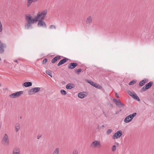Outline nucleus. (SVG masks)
<instances>
[{
	"label": "nucleus",
	"mask_w": 154,
	"mask_h": 154,
	"mask_svg": "<svg viewBox=\"0 0 154 154\" xmlns=\"http://www.w3.org/2000/svg\"><path fill=\"white\" fill-rule=\"evenodd\" d=\"M94 146V147H100L101 146L100 142L97 140H95L91 144L90 146L92 147Z\"/></svg>",
	"instance_id": "nucleus-12"
},
{
	"label": "nucleus",
	"mask_w": 154,
	"mask_h": 154,
	"mask_svg": "<svg viewBox=\"0 0 154 154\" xmlns=\"http://www.w3.org/2000/svg\"><path fill=\"white\" fill-rule=\"evenodd\" d=\"M59 148H57L54 151L53 154H59Z\"/></svg>",
	"instance_id": "nucleus-25"
},
{
	"label": "nucleus",
	"mask_w": 154,
	"mask_h": 154,
	"mask_svg": "<svg viewBox=\"0 0 154 154\" xmlns=\"http://www.w3.org/2000/svg\"><path fill=\"white\" fill-rule=\"evenodd\" d=\"M69 60V59L68 58H67L66 57L64 58L63 59H62V60H61L59 63L57 64V66H60L62 65L63 64L65 63L66 62H67L68 60Z\"/></svg>",
	"instance_id": "nucleus-15"
},
{
	"label": "nucleus",
	"mask_w": 154,
	"mask_h": 154,
	"mask_svg": "<svg viewBox=\"0 0 154 154\" xmlns=\"http://www.w3.org/2000/svg\"><path fill=\"white\" fill-rule=\"evenodd\" d=\"M115 96L117 98L119 97V95L117 93H115Z\"/></svg>",
	"instance_id": "nucleus-38"
},
{
	"label": "nucleus",
	"mask_w": 154,
	"mask_h": 154,
	"mask_svg": "<svg viewBox=\"0 0 154 154\" xmlns=\"http://www.w3.org/2000/svg\"><path fill=\"white\" fill-rule=\"evenodd\" d=\"M38 0H27V7H29L32 2H37Z\"/></svg>",
	"instance_id": "nucleus-19"
},
{
	"label": "nucleus",
	"mask_w": 154,
	"mask_h": 154,
	"mask_svg": "<svg viewBox=\"0 0 154 154\" xmlns=\"http://www.w3.org/2000/svg\"><path fill=\"white\" fill-rule=\"evenodd\" d=\"M137 82L136 80H133L132 81H131L129 83V85H131L135 84Z\"/></svg>",
	"instance_id": "nucleus-26"
},
{
	"label": "nucleus",
	"mask_w": 154,
	"mask_h": 154,
	"mask_svg": "<svg viewBox=\"0 0 154 154\" xmlns=\"http://www.w3.org/2000/svg\"><path fill=\"white\" fill-rule=\"evenodd\" d=\"M121 111H122V109H121L119 111V112H121Z\"/></svg>",
	"instance_id": "nucleus-48"
},
{
	"label": "nucleus",
	"mask_w": 154,
	"mask_h": 154,
	"mask_svg": "<svg viewBox=\"0 0 154 154\" xmlns=\"http://www.w3.org/2000/svg\"><path fill=\"white\" fill-rule=\"evenodd\" d=\"M85 80L87 82L96 88L99 89H101L102 88V87L100 85L98 84L97 83H94L90 80L86 79Z\"/></svg>",
	"instance_id": "nucleus-6"
},
{
	"label": "nucleus",
	"mask_w": 154,
	"mask_h": 154,
	"mask_svg": "<svg viewBox=\"0 0 154 154\" xmlns=\"http://www.w3.org/2000/svg\"><path fill=\"white\" fill-rule=\"evenodd\" d=\"M42 137V135H38L37 136V138L38 139H39Z\"/></svg>",
	"instance_id": "nucleus-40"
},
{
	"label": "nucleus",
	"mask_w": 154,
	"mask_h": 154,
	"mask_svg": "<svg viewBox=\"0 0 154 154\" xmlns=\"http://www.w3.org/2000/svg\"><path fill=\"white\" fill-rule=\"evenodd\" d=\"M153 84V82L151 81L146 84L140 90V92H142L144 91L147 90L150 88L152 86Z\"/></svg>",
	"instance_id": "nucleus-5"
},
{
	"label": "nucleus",
	"mask_w": 154,
	"mask_h": 154,
	"mask_svg": "<svg viewBox=\"0 0 154 154\" xmlns=\"http://www.w3.org/2000/svg\"><path fill=\"white\" fill-rule=\"evenodd\" d=\"M75 86L74 84L72 83H69L66 86V88L67 89H70L75 87Z\"/></svg>",
	"instance_id": "nucleus-17"
},
{
	"label": "nucleus",
	"mask_w": 154,
	"mask_h": 154,
	"mask_svg": "<svg viewBox=\"0 0 154 154\" xmlns=\"http://www.w3.org/2000/svg\"><path fill=\"white\" fill-rule=\"evenodd\" d=\"M36 93L39 91L40 90V88L39 87H35L33 88Z\"/></svg>",
	"instance_id": "nucleus-28"
},
{
	"label": "nucleus",
	"mask_w": 154,
	"mask_h": 154,
	"mask_svg": "<svg viewBox=\"0 0 154 154\" xmlns=\"http://www.w3.org/2000/svg\"><path fill=\"white\" fill-rule=\"evenodd\" d=\"M2 25L1 23V21H0V32H2Z\"/></svg>",
	"instance_id": "nucleus-36"
},
{
	"label": "nucleus",
	"mask_w": 154,
	"mask_h": 154,
	"mask_svg": "<svg viewBox=\"0 0 154 154\" xmlns=\"http://www.w3.org/2000/svg\"><path fill=\"white\" fill-rule=\"evenodd\" d=\"M153 94L154 95V93Z\"/></svg>",
	"instance_id": "nucleus-54"
},
{
	"label": "nucleus",
	"mask_w": 154,
	"mask_h": 154,
	"mask_svg": "<svg viewBox=\"0 0 154 154\" xmlns=\"http://www.w3.org/2000/svg\"><path fill=\"white\" fill-rule=\"evenodd\" d=\"M113 101L115 103L119 108L123 107L125 105L122 103L121 101L119 100L116 99H114Z\"/></svg>",
	"instance_id": "nucleus-9"
},
{
	"label": "nucleus",
	"mask_w": 154,
	"mask_h": 154,
	"mask_svg": "<svg viewBox=\"0 0 154 154\" xmlns=\"http://www.w3.org/2000/svg\"><path fill=\"white\" fill-rule=\"evenodd\" d=\"M48 59L47 58H45L43 60V62L42 63L43 64H45L48 61Z\"/></svg>",
	"instance_id": "nucleus-32"
},
{
	"label": "nucleus",
	"mask_w": 154,
	"mask_h": 154,
	"mask_svg": "<svg viewBox=\"0 0 154 154\" xmlns=\"http://www.w3.org/2000/svg\"><path fill=\"white\" fill-rule=\"evenodd\" d=\"M52 27H53L54 29H55L56 28L55 26L54 25H51L50 26V29L52 28Z\"/></svg>",
	"instance_id": "nucleus-39"
},
{
	"label": "nucleus",
	"mask_w": 154,
	"mask_h": 154,
	"mask_svg": "<svg viewBox=\"0 0 154 154\" xmlns=\"http://www.w3.org/2000/svg\"><path fill=\"white\" fill-rule=\"evenodd\" d=\"M122 134V132L121 131H119L116 132L113 135L114 139H117L119 138Z\"/></svg>",
	"instance_id": "nucleus-11"
},
{
	"label": "nucleus",
	"mask_w": 154,
	"mask_h": 154,
	"mask_svg": "<svg viewBox=\"0 0 154 154\" xmlns=\"http://www.w3.org/2000/svg\"><path fill=\"white\" fill-rule=\"evenodd\" d=\"M146 83V82L144 81V80H143L141 81L139 83V85L140 86H142L144 85Z\"/></svg>",
	"instance_id": "nucleus-24"
},
{
	"label": "nucleus",
	"mask_w": 154,
	"mask_h": 154,
	"mask_svg": "<svg viewBox=\"0 0 154 154\" xmlns=\"http://www.w3.org/2000/svg\"><path fill=\"white\" fill-rule=\"evenodd\" d=\"M43 20H38L37 25L38 26H42L43 27H47L45 23L43 21Z\"/></svg>",
	"instance_id": "nucleus-13"
},
{
	"label": "nucleus",
	"mask_w": 154,
	"mask_h": 154,
	"mask_svg": "<svg viewBox=\"0 0 154 154\" xmlns=\"http://www.w3.org/2000/svg\"><path fill=\"white\" fill-rule=\"evenodd\" d=\"M112 150L113 151H115L116 149V146L115 145H113L112 147Z\"/></svg>",
	"instance_id": "nucleus-33"
},
{
	"label": "nucleus",
	"mask_w": 154,
	"mask_h": 154,
	"mask_svg": "<svg viewBox=\"0 0 154 154\" xmlns=\"http://www.w3.org/2000/svg\"><path fill=\"white\" fill-rule=\"evenodd\" d=\"M14 61L15 62L17 63V60H15Z\"/></svg>",
	"instance_id": "nucleus-45"
},
{
	"label": "nucleus",
	"mask_w": 154,
	"mask_h": 154,
	"mask_svg": "<svg viewBox=\"0 0 154 154\" xmlns=\"http://www.w3.org/2000/svg\"><path fill=\"white\" fill-rule=\"evenodd\" d=\"M51 70H46V73L48 74L52 78V76L51 75Z\"/></svg>",
	"instance_id": "nucleus-27"
},
{
	"label": "nucleus",
	"mask_w": 154,
	"mask_h": 154,
	"mask_svg": "<svg viewBox=\"0 0 154 154\" xmlns=\"http://www.w3.org/2000/svg\"><path fill=\"white\" fill-rule=\"evenodd\" d=\"M20 124L18 123H17L15 125V128L16 132H17L20 128Z\"/></svg>",
	"instance_id": "nucleus-23"
},
{
	"label": "nucleus",
	"mask_w": 154,
	"mask_h": 154,
	"mask_svg": "<svg viewBox=\"0 0 154 154\" xmlns=\"http://www.w3.org/2000/svg\"><path fill=\"white\" fill-rule=\"evenodd\" d=\"M101 127L102 128H104V125H102V127Z\"/></svg>",
	"instance_id": "nucleus-46"
},
{
	"label": "nucleus",
	"mask_w": 154,
	"mask_h": 154,
	"mask_svg": "<svg viewBox=\"0 0 154 154\" xmlns=\"http://www.w3.org/2000/svg\"><path fill=\"white\" fill-rule=\"evenodd\" d=\"M47 11V10H45L42 12H38L37 14V16H35L37 22L38 21V20H44L46 16Z\"/></svg>",
	"instance_id": "nucleus-2"
},
{
	"label": "nucleus",
	"mask_w": 154,
	"mask_h": 154,
	"mask_svg": "<svg viewBox=\"0 0 154 154\" xmlns=\"http://www.w3.org/2000/svg\"><path fill=\"white\" fill-rule=\"evenodd\" d=\"M78 66V64L75 63H70L68 66V68L69 69H74Z\"/></svg>",
	"instance_id": "nucleus-14"
},
{
	"label": "nucleus",
	"mask_w": 154,
	"mask_h": 154,
	"mask_svg": "<svg viewBox=\"0 0 154 154\" xmlns=\"http://www.w3.org/2000/svg\"><path fill=\"white\" fill-rule=\"evenodd\" d=\"M72 154H78V151L77 149H75L73 151Z\"/></svg>",
	"instance_id": "nucleus-35"
},
{
	"label": "nucleus",
	"mask_w": 154,
	"mask_h": 154,
	"mask_svg": "<svg viewBox=\"0 0 154 154\" xmlns=\"http://www.w3.org/2000/svg\"><path fill=\"white\" fill-rule=\"evenodd\" d=\"M61 59V56L57 55L54 58L51 60V63H56L58 60Z\"/></svg>",
	"instance_id": "nucleus-16"
},
{
	"label": "nucleus",
	"mask_w": 154,
	"mask_h": 154,
	"mask_svg": "<svg viewBox=\"0 0 154 154\" xmlns=\"http://www.w3.org/2000/svg\"><path fill=\"white\" fill-rule=\"evenodd\" d=\"M1 142L4 145L8 146L9 145L10 141L8 135L7 134H4Z\"/></svg>",
	"instance_id": "nucleus-3"
},
{
	"label": "nucleus",
	"mask_w": 154,
	"mask_h": 154,
	"mask_svg": "<svg viewBox=\"0 0 154 154\" xmlns=\"http://www.w3.org/2000/svg\"><path fill=\"white\" fill-rule=\"evenodd\" d=\"M103 114H105V112H104V111L103 110Z\"/></svg>",
	"instance_id": "nucleus-47"
},
{
	"label": "nucleus",
	"mask_w": 154,
	"mask_h": 154,
	"mask_svg": "<svg viewBox=\"0 0 154 154\" xmlns=\"http://www.w3.org/2000/svg\"><path fill=\"white\" fill-rule=\"evenodd\" d=\"M127 92L129 95L131 96L134 99L139 101L140 100L139 97L134 92H131L129 90H128Z\"/></svg>",
	"instance_id": "nucleus-8"
},
{
	"label": "nucleus",
	"mask_w": 154,
	"mask_h": 154,
	"mask_svg": "<svg viewBox=\"0 0 154 154\" xmlns=\"http://www.w3.org/2000/svg\"><path fill=\"white\" fill-rule=\"evenodd\" d=\"M60 93L63 95H65L66 94V91L64 90H62L60 91Z\"/></svg>",
	"instance_id": "nucleus-31"
},
{
	"label": "nucleus",
	"mask_w": 154,
	"mask_h": 154,
	"mask_svg": "<svg viewBox=\"0 0 154 154\" xmlns=\"http://www.w3.org/2000/svg\"><path fill=\"white\" fill-rule=\"evenodd\" d=\"M13 154H20V152L13 151Z\"/></svg>",
	"instance_id": "nucleus-37"
},
{
	"label": "nucleus",
	"mask_w": 154,
	"mask_h": 154,
	"mask_svg": "<svg viewBox=\"0 0 154 154\" xmlns=\"http://www.w3.org/2000/svg\"><path fill=\"white\" fill-rule=\"evenodd\" d=\"M25 16L26 22L25 24V28L27 29H29L30 28H32V25L37 22L35 17H32L29 14H25Z\"/></svg>",
	"instance_id": "nucleus-1"
},
{
	"label": "nucleus",
	"mask_w": 154,
	"mask_h": 154,
	"mask_svg": "<svg viewBox=\"0 0 154 154\" xmlns=\"http://www.w3.org/2000/svg\"><path fill=\"white\" fill-rule=\"evenodd\" d=\"M78 97L79 98L82 99L87 96V95L84 94L83 92H80L78 94Z\"/></svg>",
	"instance_id": "nucleus-18"
},
{
	"label": "nucleus",
	"mask_w": 154,
	"mask_h": 154,
	"mask_svg": "<svg viewBox=\"0 0 154 154\" xmlns=\"http://www.w3.org/2000/svg\"><path fill=\"white\" fill-rule=\"evenodd\" d=\"M119 112V111H117L116 112V113H115V114L116 115H117V114H118Z\"/></svg>",
	"instance_id": "nucleus-42"
},
{
	"label": "nucleus",
	"mask_w": 154,
	"mask_h": 154,
	"mask_svg": "<svg viewBox=\"0 0 154 154\" xmlns=\"http://www.w3.org/2000/svg\"><path fill=\"white\" fill-rule=\"evenodd\" d=\"M112 130L111 129H109L107 130L106 132V134H109L112 132Z\"/></svg>",
	"instance_id": "nucleus-34"
},
{
	"label": "nucleus",
	"mask_w": 154,
	"mask_h": 154,
	"mask_svg": "<svg viewBox=\"0 0 154 154\" xmlns=\"http://www.w3.org/2000/svg\"><path fill=\"white\" fill-rule=\"evenodd\" d=\"M14 151L20 152V148L17 147H15L13 149Z\"/></svg>",
	"instance_id": "nucleus-29"
},
{
	"label": "nucleus",
	"mask_w": 154,
	"mask_h": 154,
	"mask_svg": "<svg viewBox=\"0 0 154 154\" xmlns=\"http://www.w3.org/2000/svg\"><path fill=\"white\" fill-rule=\"evenodd\" d=\"M115 144H116V145H119V143H117V142H116L115 143Z\"/></svg>",
	"instance_id": "nucleus-44"
},
{
	"label": "nucleus",
	"mask_w": 154,
	"mask_h": 154,
	"mask_svg": "<svg viewBox=\"0 0 154 154\" xmlns=\"http://www.w3.org/2000/svg\"><path fill=\"white\" fill-rule=\"evenodd\" d=\"M20 119H22V116H20Z\"/></svg>",
	"instance_id": "nucleus-51"
},
{
	"label": "nucleus",
	"mask_w": 154,
	"mask_h": 154,
	"mask_svg": "<svg viewBox=\"0 0 154 154\" xmlns=\"http://www.w3.org/2000/svg\"><path fill=\"white\" fill-rule=\"evenodd\" d=\"M98 129H101L102 128L101 127H100L99 125H98Z\"/></svg>",
	"instance_id": "nucleus-43"
},
{
	"label": "nucleus",
	"mask_w": 154,
	"mask_h": 154,
	"mask_svg": "<svg viewBox=\"0 0 154 154\" xmlns=\"http://www.w3.org/2000/svg\"><path fill=\"white\" fill-rule=\"evenodd\" d=\"M1 60V58L0 57V61Z\"/></svg>",
	"instance_id": "nucleus-53"
},
{
	"label": "nucleus",
	"mask_w": 154,
	"mask_h": 154,
	"mask_svg": "<svg viewBox=\"0 0 154 154\" xmlns=\"http://www.w3.org/2000/svg\"><path fill=\"white\" fill-rule=\"evenodd\" d=\"M144 81L145 82H146V83L148 81V79H145V80H144Z\"/></svg>",
	"instance_id": "nucleus-41"
},
{
	"label": "nucleus",
	"mask_w": 154,
	"mask_h": 154,
	"mask_svg": "<svg viewBox=\"0 0 154 154\" xmlns=\"http://www.w3.org/2000/svg\"><path fill=\"white\" fill-rule=\"evenodd\" d=\"M28 94L29 95H32L33 94L36 93L33 88L29 89L28 92Z\"/></svg>",
	"instance_id": "nucleus-22"
},
{
	"label": "nucleus",
	"mask_w": 154,
	"mask_h": 154,
	"mask_svg": "<svg viewBox=\"0 0 154 154\" xmlns=\"http://www.w3.org/2000/svg\"><path fill=\"white\" fill-rule=\"evenodd\" d=\"M32 83L30 82H24L23 85L25 87H27L31 86L32 85Z\"/></svg>",
	"instance_id": "nucleus-20"
},
{
	"label": "nucleus",
	"mask_w": 154,
	"mask_h": 154,
	"mask_svg": "<svg viewBox=\"0 0 154 154\" xmlns=\"http://www.w3.org/2000/svg\"><path fill=\"white\" fill-rule=\"evenodd\" d=\"M85 94H87V92H85Z\"/></svg>",
	"instance_id": "nucleus-49"
},
{
	"label": "nucleus",
	"mask_w": 154,
	"mask_h": 154,
	"mask_svg": "<svg viewBox=\"0 0 154 154\" xmlns=\"http://www.w3.org/2000/svg\"><path fill=\"white\" fill-rule=\"evenodd\" d=\"M23 92L20 91L17 92L9 95V97L12 98H16L20 96L23 94Z\"/></svg>",
	"instance_id": "nucleus-7"
},
{
	"label": "nucleus",
	"mask_w": 154,
	"mask_h": 154,
	"mask_svg": "<svg viewBox=\"0 0 154 154\" xmlns=\"http://www.w3.org/2000/svg\"><path fill=\"white\" fill-rule=\"evenodd\" d=\"M92 17L91 16H89L87 19L86 21V24H90L92 22Z\"/></svg>",
	"instance_id": "nucleus-21"
},
{
	"label": "nucleus",
	"mask_w": 154,
	"mask_h": 154,
	"mask_svg": "<svg viewBox=\"0 0 154 154\" xmlns=\"http://www.w3.org/2000/svg\"><path fill=\"white\" fill-rule=\"evenodd\" d=\"M82 70L81 69H79L75 70V72L77 74H79L80 72H81Z\"/></svg>",
	"instance_id": "nucleus-30"
},
{
	"label": "nucleus",
	"mask_w": 154,
	"mask_h": 154,
	"mask_svg": "<svg viewBox=\"0 0 154 154\" xmlns=\"http://www.w3.org/2000/svg\"><path fill=\"white\" fill-rule=\"evenodd\" d=\"M137 115L136 112L133 113L132 114L130 115L125 119L124 122L126 123H128L130 122L133 119V118L136 116Z\"/></svg>",
	"instance_id": "nucleus-4"
},
{
	"label": "nucleus",
	"mask_w": 154,
	"mask_h": 154,
	"mask_svg": "<svg viewBox=\"0 0 154 154\" xmlns=\"http://www.w3.org/2000/svg\"><path fill=\"white\" fill-rule=\"evenodd\" d=\"M1 85V84L0 83V86Z\"/></svg>",
	"instance_id": "nucleus-52"
},
{
	"label": "nucleus",
	"mask_w": 154,
	"mask_h": 154,
	"mask_svg": "<svg viewBox=\"0 0 154 154\" xmlns=\"http://www.w3.org/2000/svg\"><path fill=\"white\" fill-rule=\"evenodd\" d=\"M6 47V45L5 44L2 43L0 40V54L4 53L5 51L4 48Z\"/></svg>",
	"instance_id": "nucleus-10"
},
{
	"label": "nucleus",
	"mask_w": 154,
	"mask_h": 154,
	"mask_svg": "<svg viewBox=\"0 0 154 154\" xmlns=\"http://www.w3.org/2000/svg\"><path fill=\"white\" fill-rule=\"evenodd\" d=\"M104 116H106V115L105 114H104Z\"/></svg>",
	"instance_id": "nucleus-50"
}]
</instances>
